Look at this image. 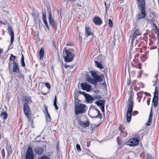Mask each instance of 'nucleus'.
I'll return each instance as SVG.
<instances>
[{
    "label": "nucleus",
    "mask_w": 159,
    "mask_h": 159,
    "mask_svg": "<svg viewBox=\"0 0 159 159\" xmlns=\"http://www.w3.org/2000/svg\"><path fill=\"white\" fill-rule=\"evenodd\" d=\"M3 51V50L2 49H1L0 48V53H1Z\"/></svg>",
    "instance_id": "62"
},
{
    "label": "nucleus",
    "mask_w": 159,
    "mask_h": 159,
    "mask_svg": "<svg viewBox=\"0 0 159 159\" xmlns=\"http://www.w3.org/2000/svg\"><path fill=\"white\" fill-rule=\"evenodd\" d=\"M101 98H102L100 95H94L93 98L97 100H100Z\"/></svg>",
    "instance_id": "38"
},
{
    "label": "nucleus",
    "mask_w": 159,
    "mask_h": 159,
    "mask_svg": "<svg viewBox=\"0 0 159 159\" xmlns=\"http://www.w3.org/2000/svg\"><path fill=\"white\" fill-rule=\"evenodd\" d=\"M46 117V121L47 123L51 121V118L48 113L45 114Z\"/></svg>",
    "instance_id": "29"
},
{
    "label": "nucleus",
    "mask_w": 159,
    "mask_h": 159,
    "mask_svg": "<svg viewBox=\"0 0 159 159\" xmlns=\"http://www.w3.org/2000/svg\"><path fill=\"white\" fill-rule=\"evenodd\" d=\"M141 33L138 29H136L134 31L132 37V40L135 39L137 36H140Z\"/></svg>",
    "instance_id": "11"
},
{
    "label": "nucleus",
    "mask_w": 159,
    "mask_h": 159,
    "mask_svg": "<svg viewBox=\"0 0 159 159\" xmlns=\"http://www.w3.org/2000/svg\"><path fill=\"white\" fill-rule=\"evenodd\" d=\"M48 18L49 21L52 20H53V19L52 17V14H51V13H49V15H48Z\"/></svg>",
    "instance_id": "46"
},
{
    "label": "nucleus",
    "mask_w": 159,
    "mask_h": 159,
    "mask_svg": "<svg viewBox=\"0 0 159 159\" xmlns=\"http://www.w3.org/2000/svg\"><path fill=\"white\" fill-rule=\"evenodd\" d=\"M42 13H43L42 17H43V22L46 21H47L46 16V14L45 12L44 13L43 12Z\"/></svg>",
    "instance_id": "35"
},
{
    "label": "nucleus",
    "mask_w": 159,
    "mask_h": 159,
    "mask_svg": "<svg viewBox=\"0 0 159 159\" xmlns=\"http://www.w3.org/2000/svg\"><path fill=\"white\" fill-rule=\"evenodd\" d=\"M146 157L147 159H154L152 155L148 154H147Z\"/></svg>",
    "instance_id": "39"
},
{
    "label": "nucleus",
    "mask_w": 159,
    "mask_h": 159,
    "mask_svg": "<svg viewBox=\"0 0 159 159\" xmlns=\"http://www.w3.org/2000/svg\"><path fill=\"white\" fill-rule=\"evenodd\" d=\"M49 21L50 25L52 26L54 28H55L56 27L57 25L56 22L53 20H50Z\"/></svg>",
    "instance_id": "25"
},
{
    "label": "nucleus",
    "mask_w": 159,
    "mask_h": 159,
    "mask_svg": "<svg viewBox=\"0 0 159 159\" xmlns=\"http://www.w3.org/2000/svg\"><path fill=\"white\" fill-rule=\"evenodd\" d=\"M108 24L109 25L110 27H112L113 25V23L112 21L110 19H109L108 20Z\"/></svg>",
    "instance_id": "42"
},
{
    "label": "nucleus",
    "mask_w": 159,
    "mask_h": 159,
    "mask_svg": "<svg viewBox=\"0 0 159 159\" xmlns=\"http://www.w3.org/2000/svg\"><path fill=\"white\" fill-rule=\"evenodd\" d=\"M37 159H50V158L47 156L43 155L39 157Z\"/></svg>",
    "instance_id": "36"
},
{
    "label": "nucleus",
    "mask_w": 159,
    "mask_h": 159,
    "mask_svg": "<svg viewBox=\"0 0 159 159\" xmlns=\"http://www.w3.org/2000/svg\"><path fill=\"white\" fill-rule=\"evenodd\" d=\"M85 30L86 34L87 35V37L92 34L91 32L90 31V28L89 27L86 26L85 27Z\"/></svg>",
    "instance_id": "21"
},
{
    "label": "nucleus",
    "mask_w": 159,
    "mask_h": 159,
    "mask_svg": "<svg viewBox=\"0 0 159 159\" xmlns=\"http://www.w3.org/2000/svg\"><path fill=\"white\" fill-rule=\"evenodd\" d=\"M93 112L94 113H97L98 115L96 116H93V117L95 118L99 117L100 119L102 118V116L100 113V111L98 109H97L93 111Z\"/></svg>",
    "instance_id": "19"
},
{
    "label": "nucleus",
    "mask_w": 159,
    "mask_h": 159,
    "mask_svg": "<svg viewBox=\"0 0 159 159\" xmlns=\"http://www.w3.org/2000/svg\"><path fill=\"white\" fill-rule=\"evenodd\" d=\"M53 105L55 107L56 109L57 110H58V107L57 104V97L55 96L54 101Z\"/></svg>",
    "instance_id": "32"
},
{
    "label": "nucleus",
    "mask_w": 159,
    "mask_h": 159,
    "mask_svg": "<svg viewBox=\"0 0 159 159\" xmlns=\"http://www.w3.org/2000/svg\"><path fill=\"white\" fill-rule=\"evenodd\" d=\"M1 153L2 154V156L3 158H4L5 157V153L4 152V149H2L1 150Z\"/></svg>",
    "instance_id": "45"
},
{
    "label": "nucleus",
    "mask_w": 159,
    "mask_h": 159,
    "mask_svg": "<svg viewBox=\"0 0 159 159\" xmlns=\"http://www.w3.org/2000/svg\"><path fill=\"white\" fill-rule=\"evenodd\" d=\"M1 115L3 117V119L4 120L7 119L8 117L7 114V112L5 111L2 112L1 113Z\"/></svg>",
    "instance_id": "28"
},
{
    "label": "nucleus",
    "mask_w": 159,
    "mask_h": 159,
    "mask_svg": "<svg viewBox=\"0 0 159 159\" xmlns=\"http://www.w3.org/2000/svg\"><path fill=\"white\" fill-rule=\"evenodd\" d=\"M158 97L153 96L152 99V103L154 107H157L158 104Z\"/></svg>",
    "instance_id": "18"
},
{
    "label": "nucleus",
    "mask_w": 159,
    "mask_h": 159,
    "mask_svg": "<svg viewBox=\"0 0 159 159\" xmlns=\"http://www.w3.org/2000/svg\"><path fill=\"white\" fill-rule=\"evenodd\" d=\"M145 94L146 95L148 96H150V93H147V92H145Z\"/></svg>",
    "instance_id": "57"
},
{
    "label": "nucleus",
    "mask_w": 159,
    "mask_h": 159,
    "mask_svg": "<svg viewBox=\"0 0 159 159\" xmlns=\"http://www.w3.org/2000/svg\"><path fill=\"white\" fill-rule=\"evenodd\" d=\"M21 64L22 67H25V63L24 61H21Z\"/></svg>",
    "instance_id": "52"
},
{
    "label": "nucleus",
    "mask_w": 159,
    "mask_h": 159,
    "mask_svg": "<svg viewBox=\"0 0 159 159\" xmlns=\"http://www.w3.org/2000/svg\"><path fill=\"white\" fill-rule=\"evenodd\" d=\"M130 95L128 100V110L127 111V115L126 116V119L127 122H129L131 119V116L132 115V112L133 110V108L134 105V103L133 102V98L134 96L133 93V90L131 89L129 91ZM138 113V112L137 111H134L132 113V115L135 116Z\"/></svg>",
    "instance_id": "1"
},
{
    "label": "nucleus",
    "mask_w": 159,
    "mask_h": 159,
    "mask_svg": "<svg viewBox=\"0 0 159 159\" xmlns=\"http://www.w3.org/2000/svg\"><path fill=\"white\" fill-rule=\"evenodd\" d=\"M152 27H155V29H157V30H159V29L157 28V25L155 24H153L152 25Z\"/></svg>",
    "instance_id": "51"
},
{
    "label": "nucleus",
    "mask_w": 159,
    "mask_h": 159,
    "mask_svg": "<svg viewBox=\"0 0 159 159\" xmlns=\"http://www.w3.org/2000/svg\"><path fill=\"white\" fill-rule=\"evenodd\" d=\"M157 31V32H156V34L158 38H159V30Z\"/></svg>",
    "instance_id": "60"
},
{
    "label": "nucleus",
    "mask_w": 159,
    "mask_h": 159,
    "mask_svg": "<svg viewBox=\"0 0 159 159\" xmlns=\"http://www.w3.org/2000/svg\"><path fill=\"white\" fill-rule=\"evenodd\" d=\"M63 56L64 58V61L66 62L72 61L74 55L68 50L64 48L63 50Z\"/></svg>",
    "instance_id": "4"
},
{
    "label": "nucleus",
    "mask_w": 159,
    "mask_h": 159,
    "mask_svg": "<svg viewBox=\"0 0 159 159\" xmlns=\"http://www.w3.org/2000/svg\"><path fill=\"white\" fill-rule=\"evenodd\" d=\"M79 93L83 94L85 96V97L87 95L86 94H88L84 92H82L81 91H79Z\"/></svg>",
    "instance_id": "50"
},
{
    "label": "nucleus",
    "mask_w": 159,
    "mask_h": 159,
    "mask_svg": "<svg viewBox=\"0 0 159 159\" xmlns=\"http://www.w3.org/2000/svg\"><path fill=\"white\" fill-rule=\"evenodd\" d=\"M137 0L138 1V2H139V3L140 2H141L140 0Z\"/></svg>",
    "instance_id": "64"
},
{
    "label": "nucleus",
    "mask_w": 159,
    "mask_h": 159,
    "mask_svg": "<svg viewBox=\"0 0 159 159\" xmlns=\"http://www.w3.org/2000/svg\"><path fill=\"white\" fill-rule=\"evenodd\" d=\"M158 75L157 74L154 77V78L155 79L153 81V82L154 83V86H155L157 84L158 82H159V80L158 79Z\"/></svg>",
    "instance_id": "26"
},
{
    "label": "nucleus",
    "mask_w": 159,
    "mask_h": 159,
    "mask_svg": "<svg viewBox=\"0 0 159 159\" xmlns=\"http://www.w3.org/2000/svg\"><path fill=\"white\" fill-rule=\"evenodd\" d=\"M152 110L151 109V110L150 115L149 116L148 120L147 121V122L146 124V125H147V126H149L151 125L152 120Z\"/></svg>",
    "instance_id": "16"
},
{
    "label": "nucleus",
    "mask_w": 159,
    "mask_h": 159,
    "mask_svg": "<svg viewBox=\"0 0 159 159\" xmlns=\"http://www.w3.org/2000/svg\"><path fill=\"white\" fill-rule=\"evenodd\" d=\"M99 57H96L94 60V62L95 63V65L98 67L100 69H102L103 68V67L102 66V63L101 62H98V59H99Z\"/></svg>",
    "instance_id": "14"
},
{
    "label": "nucleus",
    "mask_w": 159,
    "mask_h": 159,
    "mask_svg": "<svg viewBox=\"0 0 159 159\" xmlns=\"http://www.w3.org/2000/svg\"><path fill=\"white\" fill-rule=\"evenodd\" d=\"M12 70L13 72L16 73L20 71L17 63L15 61L13 62Z\"/></svg>",
    "instance_id": "13"
},
{
    "label": "nucleus",
    "mask_w": 159,
    "mask_h": 159,
    "mask_svg": "<svg viewBox=\"0 0 159 159\" xmlns=\"http://www.w3.org/2000/svg\"><path fill=\"white\" fill-rule=\"evenodd\" d=\"M76 148L78 151H80L81 150L80 145L79 144H77L76 145Z\"/></svg>",
    "instance_id": "43"
},
{
    "label": "nucleus",
    "mask_w": 159,
    "mask_h": 159,
    "mask_svg": "<svg viewBox=\"0 0 159 159\" xmlns=\"http://www.w3.org/2000/svg\"><path fill=\"white\" fill-rule=\"evenodd\" d=\"M150 101V98H148V99L147 100V103L148 105H149V103Z\"/></svg>",
    "instance_id": "55"
},
{
    "label": "nucleus",
    "mask_w": 159,
    "mask_h": 159,
    "mask_svg": "<svg viewBox=\"0 0 159 159\" xmlns=\"http://www.w3.org/2000/svg\"><path fill=\"white\" fill-rule=\"evenodd\" d=\"M8 31L9 32V34H10L11 36V44H12L13 43L14 39V34L12 31L11 28L10 27H8L7 29Z\"/></svg>",
    "instance_id": "15"
},
{
    "label": "nucleus",
    "mask_w": 159,
    "mask_h": 159,
    "mask_svg": "<svg viewBox=\"0 0 159 159\" xmlns=\"http://www.w3.org/2000/svg\"><path fill=\"white\" fill-rule=\"evenodd\" d=\"M143 92H140L139 93L137 94V95L139 97H141L142 95V94L143 93Z\"/></svg>",
    "instance_id": "53"
},
{
    "label": "nucleus",
    "mask_w": 159,
    "mask_h": 159,
    "mask_svg": "<svg viewBox=\"0 0 159 159\" xmlns=\"http://www.w3.org/2000/svg\"><path fill=\"white\" fill-rule=\"evenodd\" d=\"M79 124L81 127H83L84 128L88 127L89 125V122L88 121L85 122L80 121L79 122Z\"/></svg>",
    "instance_id": "20"
},
{
    "label": "nucleus",
    "mask_w": 159,
    "mask_h": 159,
    "mask_svg": "<svg viewBox=\"0 0 159 159\" xmlns=\"http://www.w3.org/2000/svg\"><path fill=\"white\" fill-rule=\"evenodd\" d=\"M16 57V56H14L11 54L10 57L9 59L10 61H14L15 60Z\"/></svg>",
    "instance_id": "34"
},
{
    "label": "nucleus",
    "mask_w": 159,
    "mask_h": 159,
    "mask_svg": "<svg viewBox=\"0 0 159 159\" xmlns=\"http://www.w3.org/2000/svg\"><path fill=\"white\" fill-rule=\"evenodd\" d=\"M132 66L133 67H135V68H138L139 69H141V63H139L138 64L136 65L135 66H134V65H133Z\"/></svg>",
    "instance_id": "37"
},
{
    "label": "nucleus",
    "mask_w": 159,
    "mask_h": 159,
    "mask_svg": "<svg viewBox=\"0 0 159 159\" xmlns=\"http://www.w3.org/2000/svg\"><path fill=\"white\" fill-rule=\"evenodd\" d=\"M23 109L25 115L27 117L29 121L32 122L31 116L30 115V110L28 104L25 103L23 105Z\"/></svg>",
    "instance_id": "7"
},
{
    "label": "nucleus",
    "mask_w": 159,
    "mask_h": 159,
    "mask_svg": "<svg viewBox=\"0 0 159 159\" xmlns=\"http://www.w3.org/2000/svg\"><path fill=\"white\" fill-rule=\"evenodd\" d=\"M139 138L132 137L127 142L126 144L130 146H135L138 144L139 141Z\"/></svg>",
    "instance_id": "8"
},
{
    "label": "nucleus",
    "mask_w": 159,
    "mask_h": 159,
    "mask_svg": "<svg viewBox=\"0 0 159 159\" xmlns=\"http://www.w3.org/2000/svg\"><path fill=\"white\" fill-rule=\"evenodd\" d=\"M45 85L46 87L48 89L50 88V84L48 83H45Z\"/></svg>",
    "instance_id": "49"
},
{
    "label": "nucleus",
    "mask_w": 159,
    "mask_h": 159,
    "mask_svg": "<svg viewBox=\"0 0 159 159\" xmlns=\"http://www.w3.org/2000/svg\"><path fill=\"white\" fill-rule=\"evenodd\" d=\"M86 95L85 97L86 101L89 103H92L93 98L89 94Z\"/></svg>",
    "instance_id": "17"
},
{
    "label": "nucleus",
    "mask_w": 159,
    "mask_h": 159,
    "mask_svg": "<svg viewBox=\"0 0 159 159\" xmlns=\"http://www.w3.org/2000/svg\"><path fill=\"white\" fill-rule=\"evenodd\" d=\"M44 22V24H45V25L48 28V30H49V27L48 26V25L47 21H45V22Z\"/></svg>",
    "instance_id": "48"
},
{
    "label": "nucleus",
    "mask_w": 159,
    "mask_h": 159,
    "mask_svg": "<svg viewBox=\"0 0 159 159\" xmlns=\"http://www.w3.org/2000/svg\"><path fill=\"white\" fill-rule=\"evenodd\" d=\"M24 57L23 55V54H22L21 61H24Z\"/></svg>",
    "instance_id": "56"
},
{
    "label": "nucleus",
    "mask_w": 159,
    "mask_h": 159,
    "mask_svg": "<svg viewBox=\"0 0 159 159\" xmlns=\"http://www.w3.org/2000/svg\"><path fill=\"white\" fill-rule=\"evenodd\" d=\"M90 143L89 141H87L86 143L87 146L88 147H89L90 145Z\"/></svg>",
    "instance_id": "58"
},
{
    "label": "nucleus",
    "mask_w": 159,
    "mask_h": 159,
    "mask_svg": "<svg viewBox=\"0 0 159 159\" xmlns=\"http://www.w3.org/2000/svg\"><path fill=\"white\" fill-rule=\"evenodd\" d=\"M81 86L82 89L86 90L87 92L89 91L92 88L91 86L89 84H87L86 83H81Z\"/></svg>",
    "instance_id": "10"
},
{
    "label": "nucleus",
    "mask_w": 159,
    "mask_h": 159,
    "mask_svg": "<svg viewBox=\"0 0 159 159\" xmlns=\"http://www.w3.org/2000/svg\"><path fill=\"white\" fill-rule=\"evenodd\" d=\"M120 137H118L116 139L117 143L119 145H120L121 144V142L120 140Z\"/></svg>",
    "instance_id": "41"
},
{
    "label": "nucleus",
    "mask_w": 159,
    "mask_h": 159,
    "mask_svg": "<svg viewBox=\"0 0 159 159\" xmlns=\"http://www.w3.org/2000/svg\"><path fill=\"white\" fill-rule=\"evenodd\" d=\"M44 54V49L43 48H41L40 50L39 51V59H43Z\"/></svg>",
    "instance_id": "24"
},
{
    "label": "nucleus",
    "mask_w": 159,
    "mask_h": 159,
    "mask_svg": "<svg viewBox=\"0 0 159 159\" xmlns=\"http://www.w3.org/2000/svg\"><path fill=\"white\" fill-rule=\"evenodd\" d=\"M142 73V72L141 70H140L138 72V75L137 77L138 78H140L141 77Z\"/></svg>",
    "instance_id": "44"
},
{
    "label": "nucleus",
    "mask_w": 159,
    "mask_h": 159,
    "mask_svg": "<svg viewBox=\"0 0 159 159\" xmlns=\"http://www.w3.org/2000/svg\"><path fill=\"white\" fill-rule=\"evenodd\" d=\"M39 14L34 12L32 14V16L34 22L36 23L37 21L39 16Z\"/></svg>",
    "instance_id": "22"
},
{
    "label": "nucleus",
    "mask_w": 159,
    "mask_h": 159,
    "mask_svg": "<svg viewBox=\"0 0 159 159\" xmlns=\"http://www.w3.org/2000/svg\"><path fill=\"white\" fill-rule=\"evenodd\" d=\"M34 151L36 155H42L44 151L43 148L41 147H36L34 149Z\"/></svg>",
    "instance_id": "9"
},
{
    "label": "nucleus",
    "mask_w": 159,
    "mask_h": 159,
    "mask_svg": "<svg viewBox=\"0 0 159 159\" xmlns=\"http://www.w3.org/2000/svg\"><path fill=\"white\" fill-rule=\"evenodd\" d=\"M157 31V32H156V34L158 38H159V30Z\"/></svg>",
    "instance_id": "59"
},
{
    "label": "nucleus",
    "mask_w": 159,
    "mask_h": 159,
    "mask_svg": "<svg viewBox=\"0 0 159 159\" xmlns=\"http://www.w3.org/2000/svg\"><path fill=\"white\" fill-rule=\"evenodd\" d=\"M101 110L102 111V112H104V105L103 106H101Z\"/></svg>",
    "instance_id": "54"
},
{
    "label": "nucleus",
    "mask_w": 159,
    "mask_h": 159,
    "mask_svg": "<svg viewBox=\"0 0 159 159\" xmlns=\"http://www.w3.org/2000/svg\"><path fill=\"white\" fill-rule=\"evenodd\" d=\"M119 129L121 131V132L123 131V130L125 129V128L123 126L121 125H120L119 127Z\"/></svg>",
    "instance_id": "40"
},
{
    "label": "nucleus",
    "mask_w": 159,
    "mask_h": 159,
    "mask_svg": "<svg viewBox=\"0 0 159 159\" xmlns=\"http://www.w3.org/2000/svg\"><path fill=\"white\" fill-rule=\"evenodd\" d=\"M138 8L140 10L136 16L137 20L145 18L146 16V12L145 2V0H141V2L138 3Z\"/></svg>",
    "instance_id": "2"
},
{
    "label": "nucleus",
    "mask_w": 159,
    "mask_h": 159,
    "mask_svg": "<svg viewBox=\"0 0 159 159\" xmlns=\"http://www.w3.org/2000/svg\"><path fill=\"white\" fill-rule=\"evenodd\" d=\"M120 135L124 137H126L127 135V132H125L124 131H122L120 133Z\"/></svg>",
    "instance_id": "33"
},
{
    "label": "nucleus",
    "mask_w": 159,
    "mask_h": 159,
    "mask_svg": "<svg viewBox=\"0 0 159 159\" xmlns=\"http://www.w3.org/2000/svg\"><path fill=\"white\" fill-rule=\"evenodd\" d=\"M18 74H17V76L20 79L23 81L25 80V78L24 75L22 74L20 72V71L19 72H18Z\"/></svg>",
    "instance_id": "23"
},
{
    "label": "nucleus",
    "mask_w": 159,
    "mask_h": 159,
    "mask_svg": "<svg viewBox=\"0 0 159 159\" xmlns=\"http://www.w3.org/2000/svg\"><path fill=\"white\" fill-rule=\"evenodd\" d=\"M69 66L67 65H64V67L66 69Z\"/></svg>",
    "instance_id": "61"
},
{
    "label": "nucleus",
    "mask_w": 159,
    "mask_h": 159,
    "mask_svg": "<svg viewBox=\"0 0 159 159\" xmlns=\"http://www.w3.org/2000/svg\"><path fill=\"white\" fill-rule=\"evenodd\" d=\"M85 105L84 104L78 102L76 103L75 107V114L77 115L80 114L84 113L85 111Z\"/></svg>",
    "instance_id": "5"
},
{
    "label": "nucleus",
    "mask_w": 159,
    "mask_h": 159,
    "mask_svg": "<svg viewBox=\"0 0 159 159\" xmlns=\"http://www.w3.org/2000/svg\"><path fill=\"white\" fill-rule=\"evenodd\" d=\"M96 103L98 106H100L101 107L104 106L105 105V101H104L100 100L97 101L96 102Z\"/></svg>",
    "instance_id": "27"
},
{
    "label": "nucleus",
    "mask_w": 159,
    "mask_h": 159,
    "mask_svg": "<svg viewBox=\"0 0 159 159\" xmlns=\"http://www.w3.org/2000/svg\"><path fill=\"white\" fill-rule=\"evenodd\" d=\"M159 90V88L157 86L155 88V91L154 92V96H156L158 97V90Z\"/></svg>",
    "instance_id": "31"
},
{
    "label": "nucleus",
    "mask_w": 159,
    "mask_h": 159,
    "mask_svg": "<svg viewBox=\"0 0 159 159\" xmlns=\"http://www.w3.org/2000/svg\"><path fill=\"white\" fill-rule=\"evenodd\" d=\"M7 154L8 155L11 154L12 153V149L11 148V146H8L7 147Z\"/></svg>",
    "instance_id": "30"
},
{
    "label": "nucleus",
    "mask_w": 159,
    "mask_h": 159,
    "mask_svg": "<svg viewBox=\"0 0 159 159\" xmlns=\"http://www.w3.org/2000/svg\"><path fill=\"white\" fill-rule=\"evenodd\" d=\"M130 84V82L129 81L127 82V85H129Z\"/></svg>",
    "instance_id": "63"
},
{
    "label": "nucleus",
    "mask_w": 159,
    "mask_h": 159,
    "mask_svg": "<svg viewBox=\"0 0 159 159\" xmlns=\"http://www.w3.org/2000/svg\"><path fill=\"white\" fill-rule=\"evenodd\" d=\"M90 73L91 74L93 79L89 76L86 79V81L89 83L95 84L98 82H101L102 81V79L101 76L98 75L96 72L93 70H91Z\"/></svg>",
    "instance_id": "3"
},
{
    "label": "nucleus",
    "mask_w": 159,
    "mask_h": 159,
    "mask_svg": "<svg viewBox=\"0 0 159 159\" xmlns=\"http://www.w3.org/2000/svg\"><path fill=\"white\" fill-rule=\"evenodd\" d=\"M93 22L94 24L97 25H100L102 23V20L98 16H96L93 18Z\"/></svg>",
    "instance_id": "12"
},
{
    "label": "nucleus",
    "mask_w": 159,
    "mask_h": 159,
    "mask_svg": "<svg viewBox=\"0 0 159 159\" xmlns=\"http://www.w3.org/2000/svg\"><path fill=\"white\" fill-rule=\"evenodd\" d=\"M25 159H34L35 154L32 147L29 146L25 155Z\"/></svg>",
    "instance_id": "6"
},
{
    "label": "nucleus",
    "mask_w": 159,
    "mask_h": 159,
    "mask_svg": "<svg viewBox=\"0 0 159 159\" xmlns=\"http://www.w3.org/2000/svg\"><path fill=\"white\" fill-rule=\"evenodd\" d=\"M44 108L45 110V111H44V113L45 114H46V113H48V108L46 106H44Z\"/></svg>",
    "instance_id": "47"
}]
</instances>
